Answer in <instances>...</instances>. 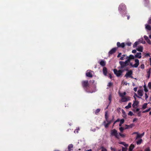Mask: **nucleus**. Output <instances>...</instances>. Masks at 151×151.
<instances>
[{
    "mask_svg": "<svg viewBox=\"0 0 151 151\" xmlns=\"http://www.w3.org/2000/svg\"><path fill=\"white\" fill-rule=\"evenodd\" d=\"M129 62L126 60L125 62L120 61L119 63L121 65V68H123L129 65Z\"/></svg>",
    "mask_w": 151,
    "mask_h": 151,
    "instance_id": "nucleus-1",
    "label": "nucleus"
},
{
    "mask_svg": "<svg viewBox=\"0 0 151 151\" xmlns=\"http://www.w3.org/2000/svg\"><path fill=\"white\" fill-rule=\"evenodd\" d=\"M111 136H114L117 139H119V133H118L117 131L115 129H114L111 130Z\"/></svg>",
    "mask_w": 151,
    "mask_h": 151,
    "instance_id": "nucleus-2",
    "label": "nucleus"
},
{
    "mask_svg": "<svg viewBox=\"0 0 151 151\" xmlns=\"http://www.w3.org/2000/svg\"><path fill=\"white\" fill-rule=\"evenodd\" d=\"M113 71L117 77H119L122 75L123 73L122 71L121 70H118L116 69H114Z\"/></svg>",
    "mask_w": 151,
    "mask_h": 151,
    "instance_id": "nucleus-3",
    "label": "nucleus"
},
{
    "mask_svg": "<svg viewBox=\"0 0 151 151\" xmlns=\"http://www.w3.org/2000/svg\"><path fill=\"white\" fill-rule=\"evenodd\" d=\"M130 100V97L129 96L124 97L121 98V101L122 102H126Z\"/></svg>",
    "mask_w": 151,
    "mask_h": 151,
    "instance_id": "nucleus-4",
    "label": "nucleus"
},
{
    "mask_svg": "<svg viewBox=\"0 0 151 151\" xmlns=\"http://www.w3.org/2000/svg\"><path fill=\"white\" fill-rule=\"evenodd\" d=\"M82 83L83 88H86L89 86V84L87 81H83L82 82Z\"/></svg>",
    "mask_w": 151,
    "mask_h": 151,
    "instance_id": "nucleus-5",
    "label": "nucleus"
},
{
    "mask_svg": "<svg viewBox=\"0 0 151 151\" xmlns=\"http://www.w3.org/2000/svg\"><path fill=\"white\" fill-rule=\"evenodd\" d=\"M111 121H109L107 120V121H104L103 122V124L106 128H107L109 125L111 123Z\"/></svg>",
    "mask_w": 151,
    "mask_h": 151,
    "instance_id": "nucleus-6",
    "label": "nucleus"
},
{
    "mask_svg": "<svg viewBox=\"0 0 151 151\" xmlns=\"http://www.w3.org/2000/svg\"><path fill=\"white\" fill-rule=\"evenodd\" d=\"M135 58V56L131 55L129 56H126V59L129 62L132 59H133Z\"/></svg>",
    "mask_w": 151,
    "mask_h": 151,
    "instance_id": "nucleus-7",
    "label": "nucleus"
},
{
    "mask_svg": "<svg viewBox=\"0 0 151 151\" xmlns=\"http://www.w3.org/2000/svg\"><path fill=\"white\" fill-rule=\"evenodd\" d=\"M135 64H134L133 66V68H137L139 64V61L138 59H135L134 60Z\"/></svg>",
    "mask_w": 151,
    "mask_h": 151,
    "instance_id": "nucleus-8",
    "label": "nucleus"
},
{
    "mask_svg": "<svg viewBox=\"0 0 151 151\" xmlns=\"http://www.w3.org/2000/svg\"><path fill=\"white\" fill-rule=\"evenodd\" d=\"M92 71L90 70H88L86 73V75L87 77L91 78L93 76Z\"/></svg>",
    "mask_w": 151,
    "mask_h": 151,
    "instance_id": "nucleus-9",
    "label": "nucleus"
},
{
    "mask_svg": "<svg viewBox=\"0 0 151 151\" xmlns=\"http://www.w3.org/2000/svg\"><path fill=\"white\" fill-rule=\"evenodd\" d=\"M126 6L124 4H121L119 7V11L124 10L126 9Z\"/></svg>",
    "mask_w": 151,
    "mask_h": 151,
    "instance_id": "nucleus-10",
    "label": "nucleus"
},
{
    "mask_svg": "<svg viewBox=\"0 0 151 151\" xmlns=\"http://www.w3.org/2000/svg\"><path fill=\"white\" fill-rule=\"evenodd\" d=\"M132 74V71L131 70L129 71L125 75V76L127 78L129 77Z\"/></svg>",
    "mask_w": 151,
    "mask_h": 151,
    "instance_id": "nucleus-11",
    "label": "nucleus"
},
{
    "mask_svg": "<svg viewBox=\"0 0 151 151\" xmlns=\"http://www.w3.org/2000/svg\"><path fill=\"white\" fill-rule=\"evenodd\" d=\"M117 45L119 47H121L122 48H124L125 46L124 43L122 42L121 44L119 42H118L117 43Z\"/></svg>",
    "mask_w": 151,
    "mask_h": 151,
    "instance_id": "nucleus-12",
    "label": "nucleus"
},
{
    "mask_svg": "<svg viewBox=\"0 0 151 151\" xmlns=\"http://www.w3.org/2000/svg\"><path fill=\"white\" fill-rule=\"evenodd\" d=\"M116 48H112L109 52V55H111L115 52Z\"/></svg>",
    "mask_w": 151,
    "mask_h": 151,
    "instance_id": "nucleus-13",
    "label": "nucleus"
},
{
    "mask_svg": "<svg viewBox=\"0 0 151 151\" xmlns=\"http://www.w3.org/2000/svg\"><path fill=\"white\" fill-rule=\"evenodd\" d=\"M143 91L142 90H138L137 91L138 95L139 97L142 96L143 95Z\"/></svg>",
    "mask_w": 151,
    "mask_h": 151,
    "instance_id": "nucleus-14",
    "label": "nucleus"
},
{
    "mask_svg": "<svg viewBox=\"0 0 151 151\" xmlns=\"http://www.w3.org/2000/svg\"><path fill=\"white\" fill-rule=\"evenodd\" d=\"M125 126L126 127L125 128V129H128L129 128H132L133 127L134 125V124H131L129 125H127V124H125Z\"/></svg>",
    "mask_w": 151,
    "mask_h": 151,
    "instance_id": "nucleus-15",
    "label": "nucleus"
},
{
    "mask_svg": "<svg viewBox=\"0 0 151 151\" xmlns=\"http://www.w3.org/2000/svg\"><path fill=\"white\" fill-rule=\"evenodd\" d=\"M139 104V102L137 101H134V103L132 105V106L134 108H135L137 107Z\"/></svg>",
    "mask_w": 151,
    "mask_h": 151,
    "instance_id": "nucleus-16",
    "label": "nucleus"
},
{
    "mask_svg": "<svg viewBox=\"0 0 151 151\" xmlns=\"http://www.w3.org/2000/svg\"><path fill=\"white\" fill-rule=\"evenodd\" d=\"M141 53V52H137L136 53V55H135V58H141L142 57Z\"/></svg>",
    "mask_w": 151,
    "mask_h": 151,
    "instance_id": "nucleus-17",
    "label": "nucleus"
},
{
    "mask_svg": "<svg viewBox=\"0 0 151 151\" xmlns=\"http://www.w3.org/2000/svg\"><path fill=\"white\" fill-rule=\"evenodd\" d=\"M103 73L104 75L105 76L107 75V69L106 67H104L103 68Z\"/></svg>",
    "mask_w": 151,
    "mask_h": 151,
    "instance_id": "nucleus-18",
    "label": "nucleus"
},
{
    "mask_svg": "<svg viewBox=\"0 0 151 151\" xmlns=\"http://www.w3.org/2000/svg\"><path fill=\"white\" fill-rule=\"evenodd\" d=\"M143 47L142 46H139L137 47V50L138 51L142 52L143 51Z\"/></svg>",
    "mask_w": 151,
    "mask_h": 151,
    "instance_id": "nucleus-19",
    "label": "nucleus"
},
{
    "mask_svg": "<svg viewBox=\"0 0 151 151\" xmlns=\"http://www.w3.org/2000/svg\"><path fill=\"white\" fill-rule=\"evenodd\" d=\"M119 94L120 96L121 97V98H122L123 97H124V96L126 95V92H124L123 93L119 92Z\"/></svg>",
    "mask_w": 151,
    "mask_h": 151,
    "instance_id": "nucleus-20",
    "label": "nucleus"
},
{
    "mask_svg": "<svg viewBox=\"0 0 151 151\" xmlns=\"http://www.w3.org/2000/svg\"><path fill=\"white\" fill-rule=\"evenodd\" d=\"M100 64L101 66H104L106 65L105 62L103 60H101L99 63Z\"/></svg>",
    "mask_w": 151,
    "mask_h": 151,
    "instance_id": "nucleus-21",
    "label": "nucleus"
},
{
    "mask_svg": "<svg viewBox=\"0 0 151 151\" xmlns=\"http://www.w3.org/2000/svg\"><path fill=\"white\" fill-rule=\"evenodd\" d=\"M134 147V145L131 144L129 147L128 151H132Z\"/></svg>",
    "mask_w": 151,
    "mask_h": 151,
    "instance_id": "nucleus-22",
    "label": "nucleus"
},
{
    "mask_svg": "<svg viewBox=\"0 0 151 151\" xmlns=\"http://www.w3.org/2000/svg\"><path fill=\"white\" fill-rule=\"evenodd\" d=\"M73 145L72 144H70L69 145L68 147V150L69 151H70L71 149L73 147Z\"/></svg>",
    "mask_w": 151,
    "mask_h": 151,
    "instance_id": "nucleus-23",
    "label": "nucleus"
},
{
    "mask_svg": "<svg viewBox=\"0 0 151 151\" xmlns=\"http://www.w3.org/2000/svg\"><path fill=\"white\" fill-rule=\"evenodd\" d=\"M131 105L132 103L131 102L129 103L128 105L125 106V108L127 109L130 108L131 107Z\"/></svg>",
    "mask_w": 151,
    "mask_h": 151,
    "instance_id": "nucleus-24",
    "label": "nucleus"
},
{
    "mask_svg": "<svg viewBox=\"0 0 151 151\" xmlns=\"http://www.w3.org/2000/svg\"><path fill=\"white\" fill-rule=\"evenodd\" d=\"M105 116L106 119V121H107L108 120V112L107 111H106L105 113Z\"/></svg>",
    "mask_w": 151,
    "mask_h": 151,
    "instance_id": "nucleus-25",
    "label": "nucleus"
},
{
    "mask_svg": "<svg viewBox=\"0 0 151 151\" xmlns=\"http://www.w3.org/2000/svg\"><path fill=\"white\" fill-rule=\"evenodd\" d=\"M126 56H127L126 55H122V56L120 58V59L121 60H123L124 59H126Z\"/></svg>",
    "mask_w": 151,
    "mask_h": 151,
    "instance_id": "nucleus-26",
    "label": "nucleus"
},
{
    "mask_svg": "<svg viewBox=\"0 0 151 151\" xmlns=\"http://www.w3.org/2000/svg\"><path fill=\"white\" fill-rule=\"evenodd\" d=\"M139 41L136 42L133 45V47H136L139 44Z\"/></svg>",
    "mask_w": 151,
    "mask_h": 151,
    "instance_id": "nucleus-27",
    "label": "nucleus"
},
{
    "mask_svg": "<svg viewBox=\"0 0 151 151\" xmlns=\"http://www.w3.org/2000/svg\"><path fill=\"white\" fill-rule=\"evenodd\" d=\"M124 119H122L120 120V122L119 124V126H121L122 125V124L124 123Z\"/></svg>",
    "mask_w": 151,
    "mask_h": 151,
    "instance_id": "nucleus-28",
    "label": "nucleus"
},
{
    "mask_svg": "<svg viewBox=\"0 0 151 151\" xmlns=\"http://www.w3.org/2000/svg\"><path fill=\"white\" fill-rule=\"evenodd\" d=\"M119 143L120 144H122L124 145L125 147H127L128 145L126 144L124 142H119Z\"/></svg>",
    "mask_w": 151,
    "mask_h": 151,
    "instance_id": "nucleus-29",
    "label": "nucleus"
},
{
    "mask_svg": "<svg viewBox=\"0 0 151 151\" xmlns=\"http://www.w3.org/2000/svg\"><path fill=\"white\" fill-rule=\"evenodd\" d=\"M142 139H140L137 142V145L140 144L142 142Z\"/></svg>",
    "mask_w": 151,
    "mask_h": 151,
    "instance_id": "nucleus-30",
    "label": "nucleus"
},
{
    "mask_svg": "<svg viewBox=\"0 0 151 151\" xmlns=\"http://www.w3.org/2000/svg\"><path fill=\"white\" fill-rule=\"evenodd\" d=\"M145 28L149 30H150L151 29L150 26L148 25H146Z\"/></svg>",
    "mask_w": 151,
    "mask_h": 151,
    "instance_id": "nucleus-31",
    "label": "nucleus"
},
{
    "mask_svg": "<svg viewBox=\"0 0 151 151\" xmlns=\"http://www.w3.org/2000/svg\"><path fill=\"white\" fill-rule=\"evenodd\" d=\"M142 137V136H141V134H139V133H138L137 134V136L136 138V139H137V138H141Z\"/></svg>",
    "mask_w": 151,
    "mask_h": 151,
    "instance_id": "nucleus-32",
    "label": "nucleus"
},
{
    "mask_svg": "<svg viewBox=\"0 0 151 151\" xmlns=\"http://www.w3.org/2000/svg\"><path fill=\"white\" fill-rule=\"evenodd\" d=\"M113 85V84L112 83L110 82H109L108 85H107V86L109 87H111Z\"/></svg>",
    "mask_w": 151,
    "mask_h": 151,
    "instance_id": "nucleus-33",
    "label": "nucleus"
},
{
    "mask_svg": "<svg viewBox=\"0 0 151 151\" xmlns=\"http://www.w3.org/2000/svg\"><path fill=\"white\" fill-rule=\"evenodd\" d=\"M147 103L144 104L142 106V108L143 109H145V108H146L147 107Z\"/></svg>",
    "mask_w": 151,
    "mask_h": 151,
    "instance_id": "nucleus-34",
    "label": "nucleus"
},
{
    "mask_svg": "<svg viewBox=\"0 0 151 151\" xmlns=\"http://www.w3.org/2000/svg\"><path fill=\"white\" fill-rule=\"evenodd\" d=\"M100 109H97L95 112V114H97L100 111Z\"/></svg>",
    "mask_w": 151,
    "mask_h": 151,
    "instance_id": "nucleus-35",
    "label": "nucleus"
},
{
    "mask_svg": "<svg viewBox=\"0 0 151 151\" xmlns=\"http://www.w3.org/2000/svg\"><path fill=\"white\" fill-rule=\"evenodd\" d=\"M101 151H107V150H106V149L104 148L103 147H101Z\"/></svg>",
    "mask_w": 151,
    "mask_h": 151,
    "instance_id": "nucleus-36",
    "label": "nucleus"
},
{
    "mask_svg": "<svg viewBox=\"0 0 151 151\" xmlns=\"http://www.w3.org/2000/svg\"><path fill=\"white\" fill-rule=\"evenodd\" d=\"M150 110H151V108H148V109H146L145 111H143V113L147 112L149 111Z\"/></svg>",
    "mask_w": 151,
    "mask_h": 151,
    "instance_id": "nucleus-37",
    "label": "nucleus"
},
{
    "mask_svg": "<svg viewBox=\"0 0 151 151\" xmlns=\"http://www.w3.org/2000/svg\"><path fill=\"white\" fill-rule=\"evenodd\" d=\"M79 130V128L78 127V128H77L74 131V133H76V132L77 133H78V131Z\"/></svg>",
    "mask_w": 151,
    "mask_h": 151,
    "instance_id": "nucleus-38",
    "label": "nucleus"
},
{
    "mask_svg": "<svg viewBox=\"0 0 151 151\" xmlns=\"http://www.w3.org/2000/svg\"><path fill=\"white\" fill-rule=\"evenodd\" d=\"M119 138H120V136H121L122 137H124L125 136L124 134H122L120 133H119Z\"/></svg>",
    "mask_w": 151,
    "mask_h": 151,
    "instance_id": "nucleus-39",
    "label": "nucleus"
},
{
    "mask_svg": "<svg viewBox=\"0 0 151 151\" xmlns=\"http://www.w3.org/2000/svg\"><path fill=\"white\" fill-rule=\"evenodd\" d=\"M128 114L129 115H130V116H132L133 115V113L132 111H130L129 112Z\"/></svg>",
    "mask_w": 151,
    "mask_h": 151,
    "instance_id": "nucleus-40",
    "label": "nucleus"
},
{
    "mask_svg": "<svg viewBox=\"0 0 151 151\" xmlns=\"http://www.w3.org/2000/svg\"><path fill=\"white\" fill-rule=\"evenodd\" d=\"M127 147H123L122 148V151H127Z\"/></svg>",
    "mask_w": 151,
    "mask_h": 151,
    "instance_id": "nucleus-41",
    "label": "nucleus"
},
{
    "mask_svg": "<svg viewBox=\"0 0 151 151\" xmlns=\"http://www.w3.org/2000/svg\"><path fill=\"white\" fill-rule=\"evenodd\" d=\"M144 37L145 39L146 40H147L149 39H148V37L147 36H146V35H145L144 36Z\"/></svg>",
    "mask_w": 151,
    "mask_h": 151,
    "instance_id": "nucleus-42",
    "label": "nucleus"
},
{
    "mask_svg": "<svg viewBox=\"0 0 151 151\" xmlns=\"http://www.w3.org/2000/svg\"><path fill=\"white\" fill-rule=\"evenodd\" d=\"M134 96H135V97H137V98H139L141 99V98L138 96V95H137L136 93H135L134 94Z\"/></svg>",
    "mask_w": 151,
    "mask_h": 151,
    "instance_id": "nucleus-43",
    "label": "nucleus"
},
{
    "mask_svg": "<svg viewBox=\"0 0 151 151\" xmlns=\"http://www.w3.org/2000/svg\"><path fill=\"white\" fill-rule=\"evenodd\" d=\"M119 129L121 132H122L124 130V129L122 127H121L119 128Z\"/></svg>",
    "mask_w": 151,
    "mask_h": 151,
    "instance_id": "nucleus-44",
    "label": "nucleus"
},
{
    "mask_svg": "<svg viewBox=\"0 0 151 151\" xmlns=\"http://www.w3.org/2000/svg\"><path fill=\"white\" fill-rule=\"evenodd\" d=\"M140 68L142 69H143L145 68V65L144 64H142L140 66Z\"/></svg>",
    "mask_w": 151,
    "mask_h": 151,
    "instance_id": "nucleus-45",
    "label": "nucleus"
},
{
    "mask_svg": "<svg viewBox=\"0 0 151 151\" xmlns=\"http://www.w3.org/2000/svg\"><path fill=\"white\" fill-rule=\"evenodd\" d=\"M151 68H150L149 69L148 71H147V74H149V75H150L151 73Z\"/></svg>",
    "mask_w": 151,
    "mask_h": 151,
    "instance_id": "nucleus-46",
    "label": "nucleus"
},
{
    "mask_svg": "<svg viewBox=\"0 0 151 151\" xmlns=\"http://www.w3.org/2000/svg\"><path fill=\"white\" fill-rule=\"evenodd\" d=\"M146 41L149 44H151V42L149 39H148Z\"/></svg>",
    "mask_w": 151,
    "mask_h": 151,
    "instance_id": "nucleus-47",
    "label": "nucleus"
},
{
    "mask_svg": "<svg viewBox=\"0 0 151 151\" xmlns=\"http://www.w3.org/2000/svg\"><path fill=\"white\" fill-rule=\"evenodd\" d=\"M144 151H150V148L149 147H147L146 148Z\"/></svg>",
    "mask_w": 151,
    "mask_h": 151,
    "instance_id": "nucleus-48",
    "label": "nucleus"
},
{
    "mask_svg": "<svg viewBox=\"0 0 151 151\" xmlns=\"http://www.w3.org/2000/svg\"><path fill=\"white\" fill-rule=\"evenodd\" d=\"M122 83L125 84L126 86H127L128 84L129 85V84L127 83L126 82H122Z\"/></svg>",
    "mask_w": 151,
    "mask_h": 151,
    "instance_id": "nucleus-49",
    "label": "nucleus"
},
{
    "mask_svg": "<svg viewBox=\"0 0 151 151\" xmlns=\"http://www.w3.org/2000/svg\"><path fill=\"white\" fill-rule=\"evenodd\" d=\"M148 86L150 89H151V83H149Z\"/></svg>",
    "mask_w": 151,
    "mask_h": 151,
    "instance_id": "nucleus-50",
    "label": "nucleus"
},
{
    "mask_svg": "<svg viewBox=\"0 0 151 151\" xmlns=\"http://www.w3.org/2000/svg\"><path fill=\"white\" fill-rule=\"evenodd\" d=\"M148 22L149 24H151V18H150L149 19Z\"/></svg>",
    "mask_w": 151,
    "mask_h": 151,
    "instance_id": "nucleus-51",
    "label": "nucleus"
},
{
    "mask_svg": "<svg viewBox=\"0 0 151 151\" xmlns=\"http://www.w3.org/2000/svg\"><path fill=\"white\" fill-rule=\"evenodd\" d=\"M111 149L113 151H116L115 148H112V147L111 148Z\"/></svg>",
    "mask_w": 151,
    "mask_h": 151,
    "instance_id": "nucleus-52",
    "label": "nucleus"
},
{
    "mask_svg": "<svg viewBox=\"0 0 151 151\" xmlns=\"http://www.w3.org/2000/svg\"><path fill=\"white\" fill-rule=\"evenodd\" d=\"M145 97L146 100L148 98V96L146 93H145Z\"/></svg>",
    "mask_w": 151,
    "mask_h": 151,
    "instance_id": "nucleus-53",
    "label": "nucleus"
},
{
    "mask_svg": "<svg viewBox=\"0 0 151 151\" xmlns=\"http://www.w3.org/2000/svg\"><path fill=\"white\" fill-rule=\"evenodd\" d=\"M136 52V50H132V53H135Z\"/></svg>",
    "mask_w": 151,
    "mask_h": 151,
    "instance_id": "nucleus-54",
    "label": "nucleus"
},
{
    "mask_svg": "<svg viewBox=\"0 0 151 151\" xmlns=\"http://www.w3.org/2000/svg\"><path fill=\"white\" fill-rule=\"evenodd\" d=\"M144 91L146 92H147L148 91V90L146 88H145Z\"/></svg>",
    "mask_w": 151,
    "mask_h": 151,
    "instance_id": "nucleus-55",
    "label": "nucleus"
},
{
    "mask_svg": "<svg viewBox=\"0 0 151 151\" xmlns=\"http://www.w3.org/2000/svg\"><path fill=\"white\" fill-rule=\"evenodd\" d=\"M127 44L128 46H130L131 45V43L130 42H129L127 43Z\"/></svg>",
    "mask_w": 151,
    "mask_h": 151,
    "instance_id": "nucleus-56",
    "label": "nucleus"
},
{
    "mask_svg": "<svg viewBox=\"0 0 151 151\" xmlns=\"http://www.w3.org/2000/svg\"><path fill=\"white\" fill-rule=\"evenodd\" d=\"M122 55V53H119L118 55H117V57L119 58L120 57L121 55Z\"/></svg>",
    "mask_w": 151,
    "mask_h": 151,
    "instance_id": "nucleus-57",
    "label": "nucleus"
},
{
    "mask_svg": "<svg viewBox=\"0 0 151 151\" xmlns=\"http://www.w3.org/2000/svg\"><path fill=\"white\" fill-rule=\"evenodd\" d=\"M137 87H135L134 88V90L136 92L137 91Z\"/></svg>",
    "mask_w": 151,
    "mask_h": 151,
    "instance_id": "nucleus-58",
    "label": "nucleus"
},
{
    "mask_svg": "<svg viewBox=\"0 0 151 151\" xmlns=\"http://www.w3.org/2000/svg\"><path fill=\"white\" fill-rule=\"evenodd\" d=\"M137 120V119L136 118H134L133 120V122H134L136 121Z\"/></svg>",
    "mask_w": 151,
    "mask_h": 151,
    "instance_id": "nucleus-59",
    "label": "nucleus"
},
{
    "mask_svg": "<svg viewBox=\"0 0 151 151\" xmlns=\"http://www.w3.org/2000/svg\"><path fill=\"white\" fill-rule=\"evenodd\" d=\"M139 109L138 108H137L134 111H135L136 112H138L139 111Z\"/></svg>",
    "mask_w": 151,
    "mask_h": 151,
    "instance_id": "nucleus-60",
    "label": "nucleus"
},
{
    "mask_svg": "<svg viewBox=\"0 0 151 151\" xmlns=\"http://www.w3.org/2000/svg\"><path fill=\"white\" fill-rule=\"evenodd\" d=\"M130 65L132 67H133V66L134 65V64H133L132 63H130Z\"/></svg>",
    "mask_w": 151,
    "mask_h": 151,
    "instance_id": "nucleus-61",
    "label": "nucleus"
},
{
    "mask_svg": "<svg viewBox=\"0 0 151 151\" xmlns=\"http://www.w3.org/2000/svg\"><path fill=\"white\" fill-rule=\"evenodd\" d=\"M148 74V75L147 76V77L148 78H149L150 77V75H149V74Z\"/></svg>",
    "mask_w": 151,
    "mask_h": 151,
    "instance_id": "nucleus-62",
    "label": "nucleus"
},
{
    "mask_svg": "<svg viewBox=\"0 0 151 151\" xmlns=\"http://www.w3.org/2000/svg\"><path fill=\"white\" fill-rule=\"evenodd\" d=\"M119 121H120V120H119V119H118L115 121V122H119Z\"/></svg>",
    "mask_w": 151,
    "mask_h": 151,
    "instance_id": "nucleus-63",
    "label": "nucleus"
},
{
    "mask_svg": "<svg viewBox=\"0 0 151 151\" xmlns=\"http://www.w3.org/2000/svg\"><path fill=\"white\" fill-rule=\"evenodd\" d=\"M149 60L150 62V65H151V58H150Z\"/></svg>",
    "mask_w": 151,
    "mask_h": 151,
    "instance_id": "nucleus-64",
    "label": "nucleus"
}]
</instances>
